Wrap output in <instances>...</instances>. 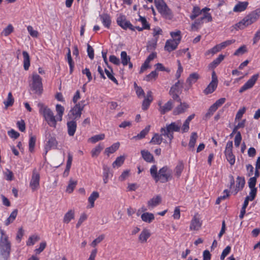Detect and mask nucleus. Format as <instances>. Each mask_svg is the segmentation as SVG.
Returning a JSON list of instances; mask_svg holds the SVG:
<instances>
[{
  "mask_svg": "<svg viewBox=\"0 0 260 260\" xmlns=\"http://www.w3.org/2000/svg\"><path fill=\"white\" fill-rule=\"evenodd\" d=\"M150 173L156 182L160 181L161 183H166L172 178V170L167 166L163 167L157 172L156 166L153 165L150 169Z\"/></svg>",
  "mask_w": 260,
  "mask_h": 260,
  "instance_id": "f257e3e1",
  "label": "nucleus"
},
{
  "mask_svg": "<svg viewBox=\"0 0 260 260\" xmlns=\"http://www.w3.org/2000/svg\"><path fill=\"white\" fill-rule=\"evenodd\" d=\"M259 16L260 9H257L247 15L242 20L235 24L233 27L236 30L243 29L255 22Z\"/></svg>",
  "mask_w": 260,
  "mask_h": 260,
  "instance_id": "f03ea898",
  "label": "nucleus"
},
{
  "mask_svg": "<svg viewBox=\"0 0 260 260\" xmlns=\"http://www.w3.org/2000/svg\"><path fill=\"white\" fill-rule=\"evenodd\" d=\"M181 128L180 122H173L170 124H167L166 127H161L160 132L164 137L169 139V143L171 144L174 138V132H178Z\"/></svg>",
  "mask_w": 260,
  "mask_h": 260,
  "instance_id": "7ed1b4c3",
  "label": "nucleus"
},
{
  "mask_svg": "<svg viewBox=\"0 0 260 260\" xmlns=\"http://www.w3.org/2000/svg\"><path fill=\"white\" fill-rule=\"evenodd\" d=\"M155 6L158 12L166 19H171L173 14L164 0H154Z\"/></svg>",
  "mask_w": 260,
  "mask_h": 260,
  "instance_id": "20e7f679",
  "label": "nucleus"
},
{
  "mask_svg": "<svg viewBox=\"0 0 260 260\" xmlns=\"http://www.w3.org/2000/svg\"><path fill=\"white\" fill-rule=\"evenodd\" d=\"M41 77L37 73H33L32 75V82L30 84V89L35 93L41 94L43 92V84Z\"/></svg>",
  "mask_w": 260,
  "mask_h": 260,
  "instance_id": "39448f33",
  "label": "nucleus"
},
{
  "mask_svg": "<svg viewBox=\"0 0 260 260\" xmlns=\"http://www.w3.org/2000/svg\"><path fill=\"white\" fill-rule=\"evenodd\" d=\"M43 116L48 124L54 128L56 126V120L53 112L49 108H45L43 110Z\"/></svg>",
  "mask_w": 260,
  "mask_h": 260,
  "instance_id": "423d86ee",
  "label": "nucleus"
},
{
  "mask_svg": "<svg viewBox=\"0 0 260 260\" xmlns=\"http://www.w3.org/2000/svg\"><path fill=\"white\" fill-rule=\"evenodd\" d=\"M117 23L123 29L126 30L128 28L131 30H135V27L131 24L130 21L126 20V17L122 14H120L117 17Z\"/></svg>",
  "mask_w": 260,
  "mask_h": 260,
  "instance_id": "0eeeda50",
  "label": "nucleus"
},
{
  "mask_svg": "<svg viewBox=\"0 0 260 260\" xmlns=\"http://www.w3.org/2000/svg\"><path fill=\"white\" fill-rule=\"evenodd\" d=\"M83 103V102L82 101L76 104L70 111V113L74 117L73 120H77L81 117L82 111L85 106L82 104Z\"/></svg>",
  "mask_w": 260,
  "mask_h": 260,
  "instance_id": "6e6552de",
  "label": "nucleus"
},
{
  "mask_svg": "<svg viewBox=\"0 0 260 260\" xmlns=\"http://www.w3.org/2000/svg\"><path fill=\"white\" fill-rule=\"evenodd\" d=\"M48 141L45 146V154L48 151L51 149H56L58 144V142L55 137L52 136L50 133L46 134Z\"/></svg>",
  "mask_w": 260,
  "mask_h": 260,
  "instance_id": "1a4fd4ad",
  "label": "nucleus"
},
{
  "mask_svg": "<svg viewBox=\"0 0 260 260\" xmlns=\"http://www.w3.org/2000/svg\"><path fill=\"white\" fill-rule=\"evenodd\" d=\"M258 74L253 75L239 89V92L242 93L245 90L251 88L258 78Z\"/></svg>",
  "mask_w": 260,
  "mask_h": 260,
  "instance_id": "9d476101",
  "label": "nucleus"
},
{
  "mask_svg": "<svg viewBox=\"0 0 260 260\" xmlns=\"http://www.w3.org/2000/svg\"><path fill=\"white\" fill-rule=\"evenodd\" d=\"M180 42V38H176L175 39H170L166 41L165 46V50L171 52L175 50Z\"/></svg>",
  "mask_w": 260,
  "mask_h": 260,
  "instance_id": "9b49d317",
  "label": "nucleus"
},
{
  "mask_svg": "<svg viewBox=\"0 0 260 260\" xmlns=\"http://www.w3.org/2000/svg\"><path fill=\"white\" fill-rule=\"evenodd\" d=\"M40 174L35 169L34 170L31 181L29 183L31 189L34 191L39 186Z\"/></svg>",
  "mask_w": 260,
  "mask_h": 260,
  "instance_id": "f8f14e48",
  "label": "nucleus"
},
{
  "mask_svg": "<svg viewBox=\"0 0 260 260\" xmlns=\"http://www.w3.org/2000/svg\"><path fill=\"white\" fill-rule=\"evenodd\" d=\"M189 106L186 103L184 102L180 103V104L177 106L173 110V114L174 115H179L184 113L186 110L189 108Z\"/></svg>",
  "mask_w": 260,
  "mask_h": 260,
  "instance_id": "ddd939ff",
  "label": "nucleus"
},
{
  "mask_svg": "<svg viewBox=\"0 0 260 260\" xmlns=\"http://www.w3.org/2000/svg\"><path fill=\"white\" fill-rule=\"evenodd\" d=\"M67 125L68 135L70 136H73L75 135L77 128L76 120L73 119L70 121H68Z\"/></svg>",
  "mask_w": 260,
  "mask_h": 260,
  "instance_id": "4468645a",
  "label": "nucleus"
},
{
  "mask_svg": "<svg viewBox=\"0 0 260 260\" xmlns=\"http://www.w3.org/2000/svg\"><path fill=\"white\" fill-rule=\"evenodd\" d=\"M99 16L104 26L107 28H109L111 24L110 16L107 13H103L100 15Z\"/></svg>",
  "mask_w": 260,
  "mask_h": 260,
  "instance_id": "2eb2a0df",
  "label": "nucleus"
},
{
  "mask_svg": "<svg viewBox=\"0 0 260 260\" xmlns=\"http://www.w3.org/2000/svg\"><path fill=\"white\" fill-rule=\"evenodd\" d=\"M173 102L170 100L164 106H160L159 111L161 114H165L172 110L173 107Z\"/></svg>",
  "mask_w": 260,
  "mask_h": 260,
  "instance_id": "dca6fc26",
  "label": "nucleus"
},
{
  "mask_svg": "<svg viewBox=\"0 0 260 260\" xmlns=\"http://www.w3.org/2000/svg\"><path fill=\"white\" fill-rule=\"evenodd\" d=\"M162 137H164V135H161V133H160V135L158 134H155L150 140V143L158 145H160L162 142L164 143H169L167 140L162 138Z\"/></svg>",
  "mask_w": 260,
  "mask_h": 260,
  "instance_id": "f3484780",
  "label": "nucleus"
},
{
  "mask_svg": "<svg viewBox=\"0 0 260 260\" xmlns=\"http://www.w3.org/2000/svg\"><path fill=\"white\" fill-rule=\"evenodd\" d=\"M202 225V222L200 221V219L196 216H194L192 219L189 229L190 230L198 231Z\"/></svg>",
  "mask_w": 260,
  "mask_h": 260,
  "instance_id": "a211bd4d",
  "label": "nucleus"
},
{
  "mask_svg": "<svg viewBox=\"0 0 260 260\" xmlns=\"http://www.w3.org/2000/svg\"><path fill=\"white\" fill-rule=\"evenodd\" d=\"M141 153L143 158L147 162H154L155 160L153 155L148 150H142Z\"/></svg>",
  "mask_w": 260,
  "mask_h": 260,
  "instance_id": "6ab92c4d",
  "label": "nucleus"
},
{
  "mask_svg": "<svg viewBox=\"0 0 260 260\" xmlns=\"http://www.w3.org/2000/svg\"><path fill=\"white\" fill-rule=\"evenodd\" d=\"M161 202V198L159 195L156 196L148 201L147 205L149 208H154L158 205Z\"/></svg>",
  "mask_w": 260,
  "mask_h": 260,
  "instance_id": "aec40b11",
  "label": "nucleus"
},
{
  "mask_svg": "<svg viewBox=\"0 0 260 260\" xmlns=\"http://www.w3.org/2000/svg\"><path fill=\"white\" fill-rule=\"evenodd\" d=\"M200 78V75L197 73H193L189 75L187 78L186 82L190 87L192 84L196 83Z\"/></svg>",
  "mask_w": 260,
  "mask_h": 260,
  "instance_id": "412c9836",
  "label": "nucleus"
},
{
  "mask_svg": "<svg viewBox=\"0 0 260 260\" xmlns=\"http://www.w3.org/2000/svg\"><path fill=\"white\" fill-rule=\"evenodd\" d=\"M218 82L211 81L208 86L205 88L204 92L206 94H208L213 92L217 86Z\"/></svg>",
  "mask_w": 260,
  "mask_h": 260,
  "instance_id": "4be33fe9",
  "label": "nucleus"
},
{
  "mask_svg": "<svg viewBox=\"0 0 260 260\" xmlns=\"http://www.w3.org/2000/svg\"><path fill=\"white\" fill-rule=\"evenodd\" d=\"M245 183V179L244 177L238 176L237 178V183H236V193H237L238 191L241 190Z\"/></svg>",
  "mask_w": 260,
  "mask_h": 260,
  "instance_id": "5701e85b",
  "label": "nucleus"
},
{
  "mask_svg": "<svg viewBox=\"0 0 260 260\" xmlns=\"http://www.w3.org/2000/svg\"><path fill=\"white\" fill-rule=\"evenodd\" d=\"M22 55L23 56V67L25 71L28 70L29 67L30 66V58L28 53L25 51H23L22 52Z\"/></svg>",
  "mask_w": 260,
  "mask_h": 260,
  "instance_id": "b1692460",
  "label": "nucleus"
},
{
  "mask_svg": "<svg viewBox=\"0 0 260 260\" xmlns=\"http://www.w3.org/2000/svg\"><path fill=\"white\" fill-rule=\"evenodd\" d=\"M248 3L247 2H239L234 7V12H242L244 11L247 7Z\"/></svg>",
  "mask_w": 260,
  "mask_h": 260,
  "instance_id": "393cba45",
  "label": "nucleus"
},
{
  "mask_svg": "<svg viewBox=\"0 0 260 260\" xmlns=\"http://www.w3.org/2000/svg\"><path fill=\"white\" fill-rule=\"evenodd\" d=\"M99 198V193L94 191L92 192L88 199V201L90 204L89 208H93L94 206V201Z\"/></svg>",
  "mask_w": 260,
  "mask_h": 260,
  "instance_id": "a878e982",
  "label": "nucleus"
},
{
  "mask_svg": "<svg viewBox=\"0 0 260 260\" xmlns=\"http://www.w3.org/2000/svg\"><path fill=\"white\" fill-rule=\"evenodd\" d=\"M141 219L144 222L150 223L154 219V216L151 213L145 212L141 215Z\"/></svg>",
  "mask_w": 260,
  "mask_h": 260,
  "instance_id": "bb28decb",
  "label": "nucleus"
},
{
  "mask_svg": "<svg viewBox=\"0 0 260 260\" xmlns=\"http://www.w3.org/2000/svg\"><path fill=\"white\" fill-rule=\"evenodd\" d=\"M120 144L119 142L114 143L110 147L106 148L105 154L109 155L110 154L115 152L119 147Z\"/></svg>",
  "mask_w": 260,
  "mask_h": 260,
  "instance_id": "cd10ccee",
  "label": "nucleus"
},
{
  "mask_svg": "<svg viewBox=\"0 0 260 260\" xmlns=\"http://www.w3.org/2000/svg\"><path fill=\"white\" fill-rule=\"evenodd\" d=\"M112 176V174L110 173V168L107 166L104 165L103 166V181L104 184H106L108 182L109 177L110 176Z\"/></svg>",
  "mask_w": 260,
  "mask_h": 260,
  "instance_id": "c85d7f7f",
  "label": "nucleus"
},
{
  "mask_svg": "<svg viewBox=\"0 0 260 260\" xmlns=\"http://www.w3.org/2000/svg\"><path fill=\"white\" fill-rule=\"evenodd\" d=\"M150 234L148 230L146 229H144L141 233L139 240L141 241V243L146 242L147 239L150 237Z\"/></svg>",
  "mask_w": 260,
  "mask_h": 260,
  "instance_id": "c756f323",
  "label": "nucleus"
},
{
  "mask_svg": "<svg viewBox=\"0 0 260 260\" xmlns=\"http://www.w3.org/2000/svg\"><path fill=\"white\" fill-rule=\"evenodd\" d=\"M74 211L72 210H70L65 214L63 217V221L64 223H68L72 219L74 218Z\"/></svg>",
  "mask_w": 260,
  "mask_h": 260,
  "instance_id": "7c9ffc66",
  "label": "nucleus"
},
{
  "mask_svg": "<svg viewBox=\"0 0 260 260\" xmlns=\"http://www.w3.org/2000/svg\"><path fill=\"white\" fill-rule=\"evenodd\" d=\"M104 146L103 144H99L95 148L92 149L91 153L93 157H97L101 153V151L104 149Z\"/></svg>",
  "mask_w": 260,
  "mask_h": 260,
  "instance_id": "2f4dec72",
  "label": "nucleus"
},
{
  "mask_svg": "<svg viewBox=\"0 0 260 260\" xmlns=\"http://www.w3.org/2000/svg\"><path fill=\"white\" fill-rule=\"evenodd\" d=\"M150 125L147 126L144 129L141 131L139 134H138L137 136H134L133 139L140 140L145 138L146 135L148 133L150 130Z\"/></svg>",
  "mask_w": 260,
  "mask_h": 260,
  "instance_id": "473e14b6",
  "label": "nucleus"
},
{
  "mask_svg": "<svg viewBox=\"0 0 260 260\" xmlns=\"http://www.w3.org/2000/svg\"><path fill=\"white\" fill-rule=\"evenodd\" d=\"M120 57L121 63L124 66L127 65L128 63L130 61V56L127 55V53L124 51L121 52Z\"/></svg>",
  "mask_w": 260,
  "mask_h": 260,
  "instance_id": "72a5a7b5",
  "label": "nucleus"
},
{
  "mask_svg": "<svg viewBox=\"0 0 260 260\" xmlns=\"http://www.w3.org/2000/svg\"><path fill=\"white\" fill-rule=\"evenodd\" d=\"M72 160L73 156L70 152H69L68 154V160L67 162L66 168L63 173L64 175H65L66 174H67V175H68L71 167Z\"/></svg>",
  "mask_w": 260,
  "mask_h": 260,
  "instance_id": "f704fd0d",
  "label": "nucleus"
},
{
  "mask_svg": "<svg viewBox=\"0 0 260 260\" xmlns=\"http://www.w3.org/2000/svg\"><path fill=\"white\" fill-rule=\"evenodd\" d=\"M198 137V136L197 133L193 132L191 133L188 144V146L189 148L192 149L194 148Z\"/></svg>",
  "mask_w": 260,
  "mask_h": 260,
  "instance_id": "c9c22d12",
  "label": "nucleus"
},
{
  "mask_svg": "<svg viewBox=\"0 0 260 260\" xmlns=\"http://www.w3.org/2000/svg\"><path fill=\"white\" fill-rule=\"evenodd\" d=\"M201 14L200 8L198 6H194L192 11V14L190 15V18L193 20Z\"/></svg>",
  "mask_w": 260,
  "mask_h": 260,
  "instance_id": "e433bc0d",
  "label": "nucleus"
},
{
  "mask_svg": "<svg viewBox=\"0 0 260 260\" xmlns=\"http://www.w3.org/2000/svg\"><path fill=\"white\" fill-rule=\"evenodd\" d=\"M77 184V181H73V180L70 179L68 185L67 187L66 191L69 193H72L75 188Z\"/></svg>",
  "mask_w": 260,
  "mask_h": 260,
  "instance_id": "4c0bfd02",
  "label": "nucleus"
},
{
  "mask_svg": "<svg viewBox=\"0 0 260 260\" xmlns=\"http://www.w3.org/2000/svg\"><path fill=\"white\" fill-rule=\"evenodd\" d=\"M183 81H181L178 80L174 85H173L170 90L173 89V91L180 92L181 93V91H180L179 88H182L183 87Z\"/></svg>",
  "mask_w": 260,
  "mask_h": 260,
  "instance_id": "58836bf2",
  "label": "nucleus"
},
{
  "mask_svg": "<svg viewBox=\"0 0 260 260\" xmlns=\"http://www.w3.org/2000/svg\"><path fill=\"white\" fill-rule=\"evenodd\" d=\"M184 169V165L182 161H180L178 163L175 168V175L177 177H179L182 173V172Z\"/></svg>",
  "mask_w": 260,
  "mask_h": 260,
  "instance_id": "ea45409f",
  "label": "nucleus"
},
{
  "mask_svg": "<svg viewBox=\"0 0 260 260\" xmlns=\"http://www.w3.org/2000/svg\"><path fill=\"white\" fill-rule=\"evenodd\" d=\"M124 159L125 158L123 156H120L117 157L116 160L112 164L113 167H120L123 164Z\"/></svg>",
  "mask_w": 260,
  "mask_h": 260,
  "instance_id": "a19ab883",
  "label": "nucleus"
},
{
  "mask_svg": "<svg viewBox=\"0 0 260 260\" xmlns=\"http://www.w3.org/2000/svg\"><path fill=\"white\" fill-rule=\"evenodd\" d=\"M203 24V21L200 18L197 19L195 21L191 24V29L192 30H198L199 28V26Z\"/></svg>",
  "mask_w": 260,
  "mask_h": 260,
  "instance_id": "79ce46f5",
  "label": "nucleus"
},
{
  "mask_svg": "<svg viewBox=\"0 0 260 260\" xmlns=\"http://www.w3.org/2000/svg\"><path fill=\"white\" fill-rule=\"evenodd\" d=\"M16 217V209L14 210L10 214V216L6 219L5 222L6 225H9L13 222Z\"/></svg>",
  "mask_w": 260,
  "mask_h": 260,
  "instance_id": "37998d69",
  "label": "nucleus"
},
{
  "mask_svg": "<svg viewBox=\"0 0 260 260\" xmlns=\"http://www.w3.org/2000/svg\"><path fill=\"white\" fill-rule=\"evenodd\" d=\"M105 137V134H101L100 135H96L91 137L89 139V140H90V142H92V143H95L98 142L99 141L102 140L104 139Z\"/></svg>",
  "mask_w": 260,
  "mask_h": 260,
  "instance_id": "c03bdc74",
  "label": "nucleus"
},
{
  "mask_svg": "<svg viewBox=\"0 0 260 260\" xmlns=\"http://www.w3.org/2000/svg\"><path fill=\"white\" fill-rule=\"evenodd\" d=\"M138 21L141 22L143 25V28H144L145 29H150V24L147 21L146 19L144 17L140 16L139 19H138Z\"/></svg>",
  "mask_w": 260,
  "mask_h": 260,
  "instance_id": "a18cd8bd",
  "label": "nucleus"
},
{
  "mask_svg": "<svg viewBox=\"0 0 260 260\" xmlns=\"http://www.w3.org/2000/svg\"><path fill=\"white\" fill-rule=\"evenodd\" d=\"M40 238L37 236H31L28 238V240L26 242V245L27 246L33 245Z\"/></svg>",
  "mask_w": 260,
  "mask_h": 260,
  "instance_id": "49530a36",
  "label": "nucleus"
},
{
  "mask_svg": "<svg viewBox=\"0 0 260 260\" xmlns=\"http://www.w3.org/2000/svg\"><path fill=\"white\" fill-rule=\"evenodd\" d=\"M14 28L11 24H9L6 27L3 31L1 32L2 36H7L9 35L13 30Z\"/></svg>",
  "mask_w": 260,
  "mask_h": 260,
  "instance_id": "de8ad7c7",
  "label": "nucleus"
},
{
  "mask_svg": "<svg viewBox=\"0 0 260 260\" xmlns=\"http://www.w3.org/2000/svg\"><path fill=\"white\" fill-rule=\"evenodd\" d=\"M36 138L35 136H31L29 140V150L32 152L36 144Z\"/></svg>",
  "mask_w": 260,
  "mask_h": 260,
  "instance_id": "09e8293b",
  "label": "nucleus"
},
{
  "mask_svg": "<svg viewBox=\"0 0 260 260\" xmlns=\"http://www.w3.org/2000/svg\"><path fill=\"white\" fill-rule=\"evenodd\" d=\"M179 93H180V92L173 91V89L169 91V94L172 96V99L179 103H181V100L179 97Z\"/></svg>",
  "mask_w": 260,
  "mask_h": 260,
  "instance_id": "8fccbe9b",
  "label": "nucleus"
},
{
  "mask_svg": "<svg viewBox=\"0 0 260 260\" xmlns=\"http://www.w3.org/2000/svg\"><path fill=\"white\" fill-rule=\"evenodd\" d=\"M14 101V99L12 96L11 92L8 93L7 100L4 102V104L6 107H9L13 105Z\"/></svg>",
  "mask_w": 260,
  "mask_h": 260,
  "instance_id": "3c124183",
  "label": "nucleus"
},
{
  "mask_svg": "<svg viewBox=\"0 0 260 260\" xmlns=\"http://www.w3.org/2000/svg\"><path fill=\"white\" fill-rule=\"evenodd\" d=\"M246 52L247 49L246 46L245 45H243L236 50V51L234 53V55L236 56H238L239 55L243 54Z\"/></svg>",
  "mask_w": 260,
  "mask_h": 260,
  "instance_id": "603ef678",
  "label": "nucleus"
},
{
  "mask_svg": "<svg viewBox=\"0 0 260 260\" xmlns=\"http://www.w3.org/2000/svg\"><path fill=\"white\" fill-rule=\"evenodd\" d=\"M56 110L60 117L59 120H61L62 116L64 111V107L61 105L57 104L56 106Z\"/></svg>",
  "mask_w": 260,
  "mask_h": 260,
  "instance_id": "864d4df0",
  "label": "nucleus"
},
{
  "mask_svg": "<svg viewBox=\"0 0 260 260\" xmlns=\"http://www.w3.org/2000/svg\"><path fill=\"white\" fill-rule=\"evenodd\" d=\"M157 75L158 74L155 71H152L149 74L146 76L144 80L150 81L152 79H155L157 77Z\"/></svg>",
  "mask_w": 260,
  "mask_h": 260,
  "instance_id": "5fc2aeb1",
  "label": "nucleus"
},
{
  "mask_svg": "<svg viewBox=\"0 0 260 260\" xmlns=\"http://www.w3.org/2000/svg\"><path fill=\"white\" fill-rule=\"evenodd\" d=\"M221 48L218 45H217L216 46H215L214 47H213L212 48H211V49L210 50H208L206 53V54L207 55V54H209L210 53H211L212 54H214L215 53H216L217 52L220 51L221 50Z\"/></svg>",
  "mask_w": 260,
  "mask_h": 260,
  "instance_id": "6e6d98bb",
  "label": "nucleus"
},
{
  "mask_svg": "<svg viewBox=\"0 0 260 260\" xmlns=\"http://www.w3.org/2000/svg\"><path fill=\"white\" fill-rule=\"evenodd\" d=\"M242 140V136L240 132H238L235 136L234 142L235 145L236 147H238Z\"/></svg>",
  "mask_w": 260,
  "mask_h": 260,
  "instance_id": "4d7b16f0",
  "label": "nucleus"
},
{
  "mask_svg": "<svg viewBox=\"0 0 260 260\" xmlns=\"http://www.w3.org/2000/svg\"><path fill=\"white\" fill-rule=\"evenodd\" d=\"M177 63H178V70L176 72L175 76H176V78L177 79H178L181 76V73L183 72V68L181 66L180 61L179 60H177Z\"/></svg>",
  "mask_w": 260,
  "mask_h": 260,
  "instance_id": "13d9d810",
  "label": "nucleus"
},
{
  "mask_svg": "<svg viewBox=\"0 0 260 260\" xmlns=\"http://www.w3.org/2000/svg\"><path fill=\"white\" fill-rule=\"evenodd\" d=\"M27 30L29 34V35L34 38H37L39 35L38 31L34 30L33 27L31 26H27Z\"/></svg>",
  "mask_w": 260,
  "mask_h": 260,
  "instance_id": "bf43d9fd",
  "label": "nucleus"
},
{
  "mask_svg": "<svg viewBox=\"0 0 260 260\" xmlns=\"http://www.w3.org/2000/svg\"><path fill=\"white\" fill-rule=\"evenodd\" d=\"M152 101H151V99L149 100V99L144 98L142 103V109L143 110H146L149 107Z\"/></svg>",
  "mask_w": 260,
  "mask_h": 260,
  "instance_id": "052dcab7",
  "label": "nucleus"
},
{
  "mask_svg": "<svg viewBox=\"0 0 260 260\" xmlns=\"http://www.w3.org/2000/svg\"><path fill=\"white\" fill-rule=\"evenodd\" d=\"M245 111L246 108L244 107L239 109L236 115L235 120L240 119L242 117L243 115L245 113Z\"/></svg>",
  "mask_w": 260,
  "mask_h": 260,
  "instance_id": "680f3d73",
  "label": "nucleus"
},
{
  "mask_svg": "<svg viewBox=\"0 0 260 260\" xmlns=\"http://www.w3.org/2000/svg\"><path fill=\"white\" fill-rule=\"evenodd\" d=\"M109 61L113 64L118 66L120 63V59L114 55H110L109 57Z\"/></svg>",
  "mask_w": 260,
  "mask_h": 260,
  "instance_id": "e2e57ef3",
  "label": "nucleus"
},
{
  "mask_svg": "<svg viewBox=\"0 0 260 260\" xmlns=\"http://www.w3.org/2000/svg\"><path fill=\"white\" fill-rule=\"evenodd\" d=\"M104 238L105 236L104 235H100L92 242V243H91V245L92 247H95L98 244L102 242L103 240L104 239Z\"/></svg>",
  "mask_w": 260,
  "mask_h": 260,
  "instance_id": "0e129e2a",
  "label": "nucleus"
},
{
  "mask_svg": "<svg viewBox=\"0 0 260 260\" xmlns=\"http://www.w3.org/2000/svg\"><path fill=\"white\" fill-rule=\"evenodd\" d=\"M87 51L88 56L90 59H93L94 58V50L93 48L89 45L87 44Z\"/></svg>",
  "mask_w": 260,
  "mask_h": 260,
  "instance_id": "69168bd1",
  "label": "nucleus"
},
{
  "mask_svg": "<svg viewBox=\"0 0 260 260\" xmlns=\"http://www.w3.org/2000/svg\"><path fill=\"white\" fill-rule=\"evenodd\" d=\"M105 72L109 79H110L111 80H112L113 82H114L116 84H118V81L117 80V79L114 77V76L111 74V73L109 70L105 69Z\"/></svg>",
  "mask_w": 260,
  "mask_h": 260,
  "instance_id": "338daca9",
  "label": "nucleus"
},
{
  "mask_svg": "<svg viewBox=\"0 0 260 260\" xmlns=\"http://www.w3.org/2000/svg\"><path fill=\"white\" fill-rule=\"evenodd\" d=\"M256 183V179L255 177H251L248 180V186L250 188H256L255 184Z\"/></svg>",
  "mask_w": 260,
  "mask_h": 260,
  "instance_id": "774afa93",
  "label": "nucleus"
}]
</instances>
